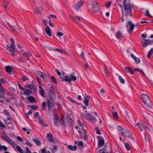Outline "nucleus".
<instances>
[{
    "instance_id": "obj_32",
    "label": "nucleus",
    "mask_w": 153,
    "mask_h": 153,
    "mask_svg": "<svg viewBox=\"0 0 153 153\" xmlns=\"http://www.w3.org/2000/svg\"><path fill=\"white\" fill-rule=\"evenodd\" d=\"M153 53V48L151 49V50L149 51L148 53L147 57L148 58H150L152 54Z\"/></svg>"
},
{
    "instance_id": "obj_33",
    "label": "nucleus",
    "mask_w": 153,
    "mask_h": 153,
    "mask_svg": "<svg viewBox=\"0 0 153 153\" xmlns=\"http://www.w3.org/2000/svg\"><path fill=\"white\" fill-rule=\"evenodd\" d=\"M17 60L19 62H24L25 61H26V59H24L22 57L18 58Z\"/></svg>"
},
{
    "instance_id": "obj_21",
    "label": "nucleus",
    "mask_w": 153,
    "mask_h": 153,
    "mask_svg": "<svg viewBox=\"0 0 153 153\" xmlns=\"http://www.w3.org/2000/svg\"><path fill=\"white\" fill-rule=\"evenodd\" d=\"M45 31L46 33L50 37L51 36V32L50 29L48 26H47L45 29Z\"/></svg>"
},
{
    "instance_id": "obj_44",
    "label": "nucleus",
    "mask_w": 153,
    "mask_h": 153,
    "mask_svg": "<svg viewBox=\"0 0 153 153\" xmlns=\"http://www.w3.org/2000/svg\"><path fill=\"white\" fill-rule=\"evenodd\" d=\"M46 103L45 102H43L42 103V109L44 110L45 109L46 106Z\"/></svg>"
},
{
    "instance_id": "obj_18",
    "label": "nucleus",
    "mask_w": 153,
    "mask_h": 153,
    "mask_svg": "<svg viewBox=\"0 0 153 153\" xmlns=\"http://www.w3.org/2000/svg\"><path fill=\"white\" fill-rule=\"evenodd\" d=\"M90 99V97L89 96H87L84 98V104L86 106L89 105L88 103Z\"/></svg>"
},
{
    "instance_id": "obj_30",
    "label": "nucleus",
    "mask_w": 153,
    "mask_h": 153,
    "mask_svg": "<svg viewBox=\"0 0 153 153\" xmlns=\"http://www.w3.org/2000/svg\"><path fill=\"white\" fill-rule=\"evenodd\" d=\"M5 69L7 73H10L12 71V68L9 66H7L5 67Z\"/></svg>"
},
{
    "instance_id": "obj_8",
    "label": "nucleus",
    "mask_w": 153,
    "mask_h": 153,
    "mask_svg": "<svg viewBox=\"0 0 153 153\" xmlns=\"http://www.w3.org/2000/svg\"><path fill=\"white\" fill-rule=\"evenodd\" d=\"M134 25L131 21H128V22L127 25L126 26L128 30V31L131 33L133 30L134 27Z\"/></svg>"
},
{
    "instance_id": "obj_29",
    "label": "nucleus",
    "mask_w": 153,
    "mask_h": 153,
    "mask_svg": "<svg viewBox=\"0 0 153 153\" xmlns=\"http://www.w3.org/2000/svg\"><path fill=\"white\" fill-rule=\"evenodd\" d=\"M23 91L25 94L27 96L30 95V93H31V91L29 90H25L24 89V90Z\"/></svg>"
},
{
    "instance_id": "obj_36",
    "label": "nucleus",
    "mask_w": 153,
    "mask_h": 153,
    "mask_svg": "<svg viewBox=\"0 0 153 153\" xmlns=\"http://www.w3.org/2000/svg\"><path fill=\"white\" fill-rule=\"evenodd\" d=\"M0 97L1 98L4 97V94L5 93V91L4 90H0Z\"/></svg>"
},
{
    "instance_id": "obj_62",
    "label": "nucleus",
    "mask_w": 153,
    "mask_h": 153,
    "mask_svg": "<svg viewBox=\"0 0 153 153\" xmlns=\"http://www.w3.org/2000/svg\"><path fill=\"white\" fill-rule=\"evenodd\" d=\"M36 79L37 81L38 82L39 84L40 85L41 84V79L40 78H38V77H36Z\"/></svg>"
},
{
    "instance_id": "obj_7",
    "label": "nucleus",
    "mask_w": 153,
    "mask_h": 153,
    "mask_svg": "<svg viewBox=\"0 0 153 153\" xmlns=\"http://www.w3.org/2000/svg\"><path fill=\"white\" fill-rule=\"evenodd\" d=\"M15 46L14 45H10V46H8L7 47V49L8 50L10 53V54L13 56H16V54L14 53L15 51Z\"/></svg>"
},
{
    "instance_id": "obj_2",
    "label": "nucleus",
    "mask_w": 153,
    "mask_h": 153,
    "mask_svg": "<svg viewBox=\"0 0 153 153\" xmlns=\"http://www.w3.org/2000/svg\"><path fill=\"white\" fill-rule=\"evenodd\" d=\"M59 76L60 78L62 79V81H65V82L69 83H71V81H75L77 79L76 77L75 76L71 74L65 76V78L61 75Z\"/></svg>"
},
{
    "instance_id": "obj_13",
    "label": "nucleus",
    "mask_w": 153,
    "mask_h": 153,
    "mask_svg": "<svg viewBox=\"0 0 153 153\" xmlns=\"http://www.w3.org/2000/svg\"><path fill=\"white\" fill-rule=\"evenodd\" d=\"M84 4V2L83 1L80 0L75 5V8L76 10H78L80 9Z\"/></svg>"
},
{
    "instance_id": "obj_25",
    "label": "nucleus",
    "mask_w": 153,
    "mask_h": 153,
    "mask_svg": "<svg viewBox=\"0 0 153 153\" xmlns=\"http://www.w3.org/2000/svg\"><path fill=\"white\" fill-rule=\"evenodd\" d=\"M123 35L120 31H118L116 33V37L118 39H120L123 37Z\"/></svg>"
},
{
    "instance_id": "obj_1",
    "label": "nucleus",
    "mask_w": 153,
    "mask_h": 153,
    "mask_svg": "<svg viewBox=\"0 0 153 153\" xmlns=\"http://www.w3.org/2000/svg\"><path fill=\"white\" fill-rule=\"evenodd\" d=\"M134 5H132L129 2V0H123V9H124L123 13L126 14L130 12V10L133 8Z\"/></svg>"
},
{
    "instance_id": "obj_37",
    "label": "nucleus",
    "mask_w": 153,
    "mask_h": 153,
    "mask_svg": "<svg viewBox=\"0 0 153 153\" xmlns=\"http://www.w3.org/2000/svg\"><path fill=\"white\" fill-rule=\"evenodd\" d=\"M39 93L40 95L43 97H45V92L43 89H41L39 91Z\"/></svg>"
},
{
    "instance_id": "obj_42",
    "label": "nucleus",
    "mask_w": 153,
    "mask_h": 153,
    "mask_svg": "<svg viewBox=\"0 0 153 153\" xmlns=\"http://www.w3.org/2000/svg\"><path fill=\"white\" fill-rule=\"evenodd\" d=\"M90 121L91 122L94 123L97 121V120L93 116H91Z\"/></svg>"
},
{
    "instance_id": "obj_34",
    "label": "nucleus",
    "mask_w": 153,
    "mask_h": 153,
    "mask_svg": "<svg viewBox=\"0 0 153 153\" xmlns=\"http://www.w3.org/2000/svg\"><path fill=\"white\" fill-rule=\"evenodd\" d=\"M134 71H139L143 76H146L145 74L142 70H141V69H138V68H136L134 69Z\"/></svg>"
},
{
    "instance_id": "obj_38",
    "label": "nucleus",
    "mask_w": 153,
    "mask_h": 153,
    "mask_svg": "<svg viewBox=\"0 0 153 153\" xmlns=\"http://www.w3.org/2000/svg\"><path fill=\"white\" fill-rule=\"evenodd\" d=\"M113 117L115 119H118V116L117 113L115 112H114L113 113Z\"/></svg>"
},
{
    "instance_id": "obj_56",
    "label": "nucleus",
    "mask_w": 153,
    "mask_h": 153,
    "mask_svg": "<svg viewBox=\"0 0 153 153\" xmlns=\"http://www.w3.org/2000/svg\"><path fill=\"white\" fill-rule=\"evenodd\" d=\"M89 65L87 63H86L84 65V68L85 69H87L88 68Z\"/></svg>"
},
{
    "instance_id": "obj_17",
    "label": "nucleus",
    "mask_w": 153,
    "mask_h": 153,
    "mask_svg": "<svg viewBox=\"0 0 153 153\" xmlns=\"http://www.w3.org/2000/svg\"><path fill=\"white\" fill-rule=\"evenodd\" d=\"M125 71L126 73H130L131 74H134V71L133 70L131 69L130 67H125Z\"/></svg>"
},
{
    "instance_id": "obj_54",
    "label": "nucleus",
    "mask_w": 153,
    "mask_h": 153,
    "mask_svg": "<svg viewBox=\"0 0 153 153\" xmlns=\"http://www.w3.org/2000/svg\"><path fill=\"white\" fill-rule=\"evenodd\" d=\"M55 50L56 51H58L60 53H64L65 52L63 50H60L58 48H56Z\"/></svg>"
},
{
    "instance_id": "obj_16",
    "label": "nucleus",
    "mask_w": 153,
    "mask_h": 153,
    "mask_svg": "<svg viewBox=\"0 0 153 153\" xmlns=\"http://www.w3.org/2000/svg\"><path fill=\"white\" fill-rule=\"evenodd\" d=\"M54 125L58 126V124L60 122L59 120L58 119V116L56 114H54Z\"/></svg>"
},
{
    "instance_id": "obj_20",
    "label": "nucleus",
    "mask_w": 153,
    "mask_h": 153,
    "mask_svg": "<svg viewBox=\"0 0 153 153\" xmlns=\"http://www.w3.org/2000/svg\"><path fill=\"white\" fill-rule=\"evenodd\" d=\"M107 149H108V148H107L106 147H104L99 151L98 153H110L108 152Z\"/></svg>"
},
{
    "instance_id": "obj_60",
    "label": "nucleus",
    "mask_w": 153,
    "mask_h": 153,
    "mask_svg": "<svg viewBox=\"0 0 153 153\" xmlns=\"http://www.w3.org/2000/svg\"><path fill=\"white\" fill-rule=\"evenodd\" d=\"M117 128L119 131H121V130H122V129H123L121 126H118L117 127Z\"/></svg>"
},
{
    "instance_id": "obj_43",
    "label": "nucleus",
    "mask_w": 153,
    "mask_h": 153,
    "mask_svg": "<svg viewBox=\"0 0 153 153\" xmlns=\"http://www.w3.org/2000/svg\"><path fill=\"white\" fill-rule=\"evenodd\" d=\"M27 86L28 88L30 89H32L34 88V85L33 84H28V85H27Z\"/></svg>"
},
{
    "instance_id": "obj_50",
    "label": "nucleus",
    "mask_w": 153,
    "mask_h": 153,
    "mask_svg": "<svg viewBox=\"0 0 153 153\" xmlns=\"http://www.w3.org/2000/svg\"><path fill=\"white\" fill-rule=\"evenodd\" d=\"M145 15L151 17H152V16L150 14L149 11L148 10H147L146 11Z\"/></svg>"
},
{
    "instance_id": "obj_6",
    "label": "nucleus",
    "mask_w": 153,
    "mask_h": 153,
    "mask_svg": "<svg viewBox=\"0 0 153 153\" xmlns=\"http://www.w3.org/2000/svg\"><path fill=\"white\" fill-rule=\"evenodd\" d=\"M81 131L78 130V132L80 136V138L83 139L84 140L87 141L88 137L86 134V131L83 128H82Z\"/></svg>"
},
{
    "instance_id": "obj_58",
    "label": "nucleus",
    "mask_w": 153,
    "mask_h": 153,
    "mask_svg": "<svg viewBox=\"0 0 153 153\" xmlns=\"http://www.w3.org/2000/svg\"><path fill=\"white\" fill-rule=\"evenodd\" d=\"M17 140L18 141H19L20 142H22L23 140V139L21 137H19V136H18L17 137Z\"/></svg>"
},
{
    "instance_id": "obj_19",
    "label": "nucleus",
    "mask_w": 153,
    "mask_h": 153,
    "mask_svg": "<svg viewBox=\"0 0 153 153\" xmlns=\"http://www.w3.org/2000/svg\"><path fill=\"white\" fill-rule=\"evenodd\" d=\"M23 55L24 57L26 58L27 60H29L32 54L30 52H25L23 53Z\"/></svg>"
},
{
    "instance_id": "obj_48",
    "label": "nucleus",
    "mask_w": 153,
    "mask_h": 153,
    "mask_svg": "<svg viewBox=\"0 0 153 153\" xmlns=\"http://www.w3.org/2000/svg\"><path fill=\"white\" fill-rule=\"evenodd\" d=\"M0 127L2 128H5V126L3 124V123L0 120Z\"/></svg>"
},
{
    "instance_id": "obj_57",
    "label": "nucleus",
    "mask_w": 153,
    "mask_h": 153,
    "mask_svg": "<svg viewBox=\"0 0 153 153\" xmlns=\"http://www.w3.org/2000/svg\"><path fill=\"white\" fill-rule=\"evenodd\" d=\"M56 35L58 36L59 37L62 36L63 35V33L61 32H58L57 33Z\"/></svg>"
},
{
    "instance_id": "obj_15",
    "label": "nucleus",
    "mask_w": 153,
    "mask_h": 153,
    "mask_svg": "<svg viewBox=\"0 0 153 153\" xmlns=\"http://www.w3.org/2000/svg\"><path fill=\"white\" fill-rule=\"evenodd\" d=\"M80 116L82 118H85L86 120H90L92 116L89 114H86L84 115L83 113L81 114Z\"/></svg>"
},
{
    "instance_id": "obj_59",
    "label": "nucleus",
    "mask_w": 153,
    "mask_h": 153,
    "mask_svg": "<svg viewBox=\"0 0 153 153\" xmlns=\"http://www.w3.org/2000/svg\"><path fill=\"white\" fill-rule=\"evenodd\" d=\"M41 75L40 76L41 77L42 79H44L45 77V76H46V75L45 74H44V73L42 72H41Z\"/></svg>"
},
{
    "instance_id": "obj_22",
    "label": "nucleus",
    "mask_w": 153,
    "mask_h": 153,
    "mask_svg": "<svg viewBox=\"0 0 153 153\" xmlns=\"http://www.w3.org/2000/svg\"><path fill=\"white\" fill-rule=\"evenodd\" d=\"M67 148L73 151H75L77 149V146L76 145L74 146L68 145Z\"/></svg>"
},
{
    "instance_id": "obj_49",
    "label": "nucleus",
    "mask_w": 153,
    "mask_h": 153,
    "mask_svg": "<svg viewBox=\"0 0 153 153\" xmlns=\"http://www.w3.org/2000/svg\"><path fill=\"white\" fill-rule=\"evenodd\" d=\"M4 113L5 115L7 116H9L10 115L9 112L6 110H4Z\"/></svg>"
},
{
    "instance_id": "obj_41",
    "label": "nucleus",
    "mask_w": 153,
    "mask_h": 153,
    "mask_svg": "<svg viewBox=\"0 0 153 153\" xmlns=\"http://www.w3.org/2000/svg\"><path fill=\"white\" fill-rule=\"evenodd\" d=\"M16 148L17 150L20 153H23V151L19 146H16Z\"/></svg>"
},
{
    "instance_id": "obj_55",
    "label": "nucleus",
    "mask_w": 153,
    "mask_h": 153,
    "mask_svg": "<svg viewBox=\"0 0 153 153\" xmlns=\"http://www.w3.org/2000/svg\"><path fill=\"white\" fill-rule=\"evenodd\" d=\"M25 153H32L29 150V148L27 147H26V151Z\"/></svg>"
},
{
    "instance_id": "obj_9",
    "label": "nucleus",
    "mask_w": 153,
    "mask_h": 153,
    "mask_svg": "<svg viewBox=\"0 0 153 153\" xmlns=\"http://www.w3.org/2000/svg\"><path fill=\"white\" fill-rule=\"evenodd\" d=\"M124 10V9H123V10H122V16L121 18V20L122 22H123L124 21V18H123V16L126 17L125 18L126 19H128V16H130L131 17L132 16V14L131 13V10H130V12L128 13H127L126 14H124L123 12Z\"/></svg>"
},
{
    "instance_id": "obj_46",
    "label": "nucleus",
    "mask_w": 153,
    "mask_h": 153,
    "mask_svg": "<svg viewBox=\"0 0 153 153\" xmlns=\"http://www.w3.org/2000/svg\"><path fill=\"white\" fill-rule=\"evenodd\" d=\"M104 71L105 72V75L107 76H108L110 75V72L109 71H108L107 69H105V70H104Z\"/></svg>"
},
{
    "instance_id": "obj_61",
    "label": "nucleus",
    "mask_w": 153,
    "mask_h": 153,
    "mask_svg": "<svg viewBox=\"0 0 153 153\" xmlns=\"http://www.w3.org/2000/svg\"><path fill=\"white\" fill-rule=\"evenodd\" d=\"M136 125L139 128H141L142 126H143V125H141L139 122H138L136 123Z\"/></svg>"
},
{
    "instance_id": "obj_3",
    "label": "nucleus",
    "mask_w": 153,
    "mask_h": 153,
    "mask_svg": "<svg viewBox=\"0 0 153 153\" xmlns=\"http://www.w3.org/2000/svg\"><path fill=\"white\" fill-rule=\"evenodd\" d=\"M48 111H51V109H55V105L54 104L53 99L52 96H50L47 99Z\"/></svg>"
},
{
    "instance_id": "obj_45",
    "label": "nucleus",
    "mask_w": 153,
    "mask_h": 153,
    "mask_svg": "<svg viewBox=\"0 0 153 153\" xmlns=\"http://www.w3.org/2000/svg\"><path fill=\"white\" fill-rule=\"evenodd\" d=\"M51 79L54 84H56L57 83L56 79L53 76H51Z\"/></svg>"
},
{
    "instance_id": "obj_35",
    "label": "nucleus",
    "mask_w": 153,
    "mask_h": 153,
    "mask_svg": "<svg viewBox=\"0 0 153 153\" xmlns=\"http://www.w3.org/2000/svg\"><path fill=\"white\" fill-rule=\"evenodd\" d=\"M118 78L120 81L121 83L122 84H124L125 83V81L124 79H123L121 76H119Z\"/></svg>"
},
{
    "instance_id": "obj_28",
    "label": "nucleus",
    "mask_w": 153,
    "mask_h": 153,
    "mask_svg": "<svg viewBox=\"0 0 153 153\" xmlns=\"http://www.w3.org/2000/svg\"><path fill=\"white\" fill-rule=\"evenodd\" d=\"M33 141L35 142L36 144L38 146H39L41 144L39 140L37 138H33Z\"/></svg>"
},
{
    "instance_id": "obj_11",
    "label": "nucleus",
    "mask_w": 153,
    "mask_h": 153,
    "mask_svg": "<svg viewBox=\"0 0 153 153\" xmlns=\"http://www.w3.org/2000/svg\"><path fill=\"white\" fill-rule=\"evenodd\" d=\"M124 134L123 136L125 137H129L133 140L134 138L132 137V134L131 132L128 129L124 130Z\"/></svg>"
},
{
    "instance_id": "obj_51",
    "label": "nucleus",
    "mask_w": 153,
    "mask_h": 153,
    "mask_svg": "<svg viewBox=\"0 0 153 153\" xmlns=\"http://www.w3.org/2000/svg\"><path fill=\"white\" fill-rule=\"evenodd\" d=\"M134 60L136 62H137V64H138L140 62V60L139 58L136 57L135 58V59Z\"/></svg>"
},
{
    "instance_id": "obj_23",
    "label": "nucleus",
    "mask_w": 153,
    "mask_h": 153,
    "mask_svg": "<svg viewBox=\"0 0 153 153\" xmlns=\"http://www.w3.org/2000/svg\"><path fill=\"white\" fill-rule=\"evenodd\" d=\"M38 121L40 124L43 127H47L48 126V125L44 123L43 120L41 119V117H39Z\"/></svg>"
},
{
    "instance_id": "obj_31",
    "label": "nucleus",
    "mask_w": 153,
    "mask_h": 153,
    "mask_svg": "<svg viewBox=\"0 0 153 153\" xmlns=\"http://www.w3.org/2000/svg\"><path fill=\"white\" fill-rule=\"evenodd\" d=\"M71 19L74 21L75 22H76V19H77L78 21H81L80 20V17H78V16H76L75 17H73L72 16H71Z\"/></svg>"
},
{
    "instance_id": "obj_24",
    "label": "nucleus",
    "mask_w": 153,
    "mask_h": 153,
    "mask_svg": "<svg viewBox=\"0 0 153 153\" xmlns=\"http://www.w3.org/2000/svg\"><path fill=\"white\" fill-rule=\"evenodd\" d=\"M47 135L49 140L51 142H53L54 140L52 134L50 133H49L47 134Z\"/></svg>"
},
{
    "instance_id": "obj_40",
    "label": "nucleus",
    "mask_w": 153,
    "mask_h": 153,
    "mask_svg": "<svg viewBox=\"0 0 153 153\" xmlns=\"http://www.w3.org/2000/svg\"><path fill=\"white\" fill-rule=\"evenodd\" d=\"M77 123L78 125L80 126V127H84V124L82 123H81L79 120H77Z\"/></svg>"
},
{
    "instance_id": "obj_64",
    "label": "nucleus",
    "mask_w": 153,
    "mask_h": 153,
    "mask_svg": "<svg viewBox=\"0 0 153 153\" xmlns=\"http://www.w3.org/2000/svg\"><path fill=\"white\" fill-rule=\"evenodd\" d=\"M55 71L57 73V74L59 76H61V73L59 71L58 69H56L55 70Z\"/></svg>"
},
{
    "instance_id": "obj_12",
    "label": "nucleus",
    "mask_w": 153,
    "mask_h": 153,
    "mask_svg": "<svg viewBox=\"0 0 153 153\" xmlns=\"http://www.w3.org/2000/svg\"><path fill=\"white\" fill-rule=\"evenodd\" d=\"M142 45L144 47H145L146 46L149 45H151L152 43L150 40H148L143 39L141 40Z\"/></svg>"
},
{
    "instance_id": "obj_47",
    "label": "nucleus",
    "mask_w": 153,
    "mask_h": 153,
    "mask_svg": "<svg viewBox=\"0 0 153 153\" xmlns=\"http://www.w3.org/2000/svg\"><path fill=\"white\" fill-rule=\"evenodd\" d=\"M77 144L80 146H83V143L82 141H79L77 142Z\"/></svg>"
},
{
    "instance_id": "obj_53",
    "label": "nucleus",
    "mask_w": 153,
    "mask_h": 153,
    "mask_svg": "<svg viewBox=\"0 0 153 153\" xmlns=\"http://www.w3.org/2000/svg\"><path fill=\"white\" fill-rule=\"evenodd\" d=\"M0 82H1L2 84H3L4 83H6V80H5L4 78H1L0 79Z\"/></svg>"
},
{
    "instance_id": "obj_63",
    "label": "nucleus",
    "mask_w": 153,
    "mask_h": 153,
    "mask_svg": "<svg viewBox=\"0 0 153 153\" xmlns=\"http://www.w3.org/2000/svg\"><path fill=\"white\" fill-rule=\"evenodd\" d=\"M111 1H109L106 4V7L107 8L109 7L110 6L111 4Z\"/></svg>"
},
{
    "instance_id": "obj_26",
    "label": "nucleus",
    "mask_w": 153,
    "mask_h": 153,
    "mask_svg": "<svg viewBox=\"0 0 153 153\" xmlns=\"http://www.w3.org/2000/svg\"><path fill=\"white\" fill-rule=\"evenodd\" d=\"M67 99L69 101L71 102H72L74 103L75 104H76L77 105H80L81 104L80 103H79L78 102H77L72 99L70 97H67Z\"/></svg>"
},
{
    "instance_id": "obj_27",
    "label": "nucleus",
    "mask_w": 153,
    "mask_h": 153,
    "mask_svg": "<svg viewBox=\"0 0 153 153\" xmlns=\"http://www.w3.org/2000/svg\"><path fill=\"white\" fill-rule=\"evenodd\" d=\"M28 100L31 103H33L36 101V100L33 97L30 96L27 98Z\"/></svg>"
},
{
    "instance_id": "obj_14",
    "label": "nucleus",
    "mask_w": 153,
    "mask_h": 153,
    "mask_svg": "<svg viewBox=\"0 0 153 153\" xmlns=\"http://www.w3.org/2000/svg\"><path fill=\"white\" fill-rule=\"evenodd\" d=\"M97 139L98 140V145L100 146H103L104 142V140L103 138L100 136H97Z\"/></svg>"
},
{
    "instance_id": "obj_5",
    "label": "nucleus",
    "mask_w": 153,
    "mask_h": 153,
    "mask_svg": "<svg viewBox=\"0 0 153 153\" xmlns=\"http://www.w3.org/2000/svg\"><path fill=\"white\" fill-rule=\"evenodd\" d=\"M1 138L7 141L11 146L13 147L15 146L16 144L13 140L10 139L8 136L4 133H3L2 136H1Z\"/></svg>"
},
{
    "instance_id": "obj_4",
    "label": "nucleus",
    "mask_w": 153,
    "mask_h": 153,
    "mask_svg": "<svg viewBox=\"0 0 153 153\" xmlns=\"http://www.w3.org/2000/svg\"><path fill=\"white\" fill-rule=\"evenodd\" d=\"M141 97L144 103L148 107H150L151 102L149 97L145 94H143L141 95Z\"/></svg>"
},
{
    "instance_id": "obj_10",
    "label": "nucleus",
    "mask_w": 153,
    "mask_h": 153,
    "mask_svg": "<svg viewBox=\"0 0 153 153\" xmlns=\"http://www.w3.org/2000/svg\"><path fill=\"white\" fill-rule=\"evenodd\" d=\"M92 10L95 12H97L99 10L98 3L95 1L92 2Z\"/></svg>"
},
{
    "instance_id": "obj_52",
    "label": "nucleus",
    "mask_w": 153,
    "mask_h": 153,
    "mask_svg": "<svg viewBox=\"0 0 153 153\" xmlns=\"http://www.w3.org/2000/svg\"><path fill=\"white\" fill-rule=\"evenodd\" d=\"M31 107L32 108L34 109L35 110L38 109V107L37 105H31Z\"/></svg>"
},
{
    "instance_id": "obj_39",
    "label": "nucleus",
    "mask_w": 153,
    "mask_h": 153,
    "mask_svg": "<svg viewBox=\"0 0 153 153\" xmlns=\"http://www.w3.org/2000/svg\"><path fill=\"white\" fill-rule=\"evenodd\" d=\"M124 144L126 148L128 150H129L130 149V147L129 144L127 143H124Z\"/></svg>"
}]
</instances>
